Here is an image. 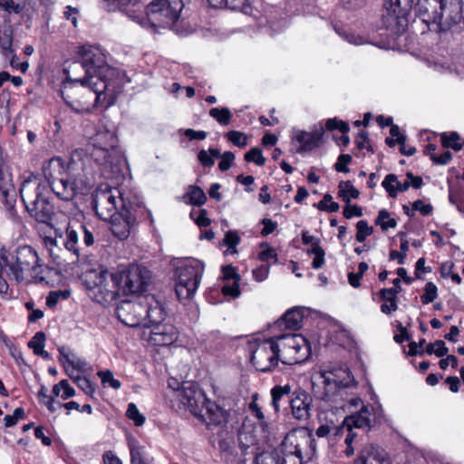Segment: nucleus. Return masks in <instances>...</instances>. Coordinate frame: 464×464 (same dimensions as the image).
Segmentation results:
<instances>
[{"instance_id":"nucleus-1","label":"nucleus","mask_w":464,"mask_h":464,"mask_svg":"<svg viewBox=\"0 0 464 464\" xmlns=\"http://www.w3.org/2000/svg\"><path fill=\"white\" fill-rule=\"evenodd\" d=\"M82 281L93 300L104 306L112 304L121 295H140L145 291L144 270L134 264L115 273L103 267L91 269L83 274Z\"/></svg>"},{"instance_id":"nucleus-2","label":"nucleus","mask_w":464,"mask_h":464,"mask_svg":"<svg viewBox=\"0 0 464 464\" xmlns=\"http://www.w3.org/2000/svg\"><path fill=\"white\" fill-rule=\"evenodd\" d=\"M165 400L175 411L188 410L208 427L221 426L227 422L228 412L208 400L196 382H180L170 377L168 380Z\"/></svg>"},{"instance_id":"nucleus-3","label":"nucleus","mask_w":464,"mask_h":464,"mask_svg":"<svg viewBox=\"0 0 464 464\" xmlns=\"http://www.w3.org/2000/svg\"><path fill=\"white\" fill-rule=\"evenodd\" d=\"M66 78L61 91L64 103L78 114L90 113L93 109L102 107L108 109L115 104L122 91L109 89L106 84H100L93 79L75 78L69 75L64 69Z\"/></svg>"},{"instance_id":"nucleus-4","label":"nucleus","mask_w":464,"mask_h":464,"mask_svg":"<svg viewBox=\"0 0 464 464\" xmlns=\"http://www.w3.org/2000/svg\"><path fill=\"white\" fill-rule=\"evenodd\" d=\"M316 441L307 430H292L280 446L255 457L253 464H305L316 456Z\"/></svg>"},{"instance_id":"nucleus-5","label":"nucleus","mask_w":464,"mask_h":464,"mask_svg":"<svg viewBox=\"0 0 464 464\" xmlns=\"http://www.w3.org/2000/svg\"><path fill=\"white\" fill-rule=\"evenodd\" d=\"M153 284L152 275L147 270V328L150 329L147 342L154 346H169L177 340L178 331L173 324L165 323L168 314L162 293L164 284H158L157 294L150 293Z\"/></svg>"},{"instance_id":"nucleus-6","label":"nucleus","mask_w":464,"mask_h":464,"mask_svg":"<svg viewBox=\"0 0 464 464\" xmlns=\"http://www.w3.org/2000/svg\"><path fill=\"white\" fill-rule=\"evenodd\" d=\"M463 0H417L416 14L427 24H436L439 32L464 31Z\"/></svg>"},{"instance_id":"nucleus-7","label":"nucleus","mask_w":464,"mask_h":464,"mask_svg":"<svg viewBox=\"0 0 464 464\" xmlns=\"http://www.w3.org/2000/svg\"><path fill=\"white\" fill-rule=\"evenodd\" d=\"M80 61L73 62L69 69L82 68L85 72V79H93L100 84H106L113 92L123 90L124 77L122 72L108 64L103 52L96 46H82L80 51Z\"/></svg>"},{"instance_id":"nucleus-8","label":"nucleus","mask_w":464,"mask_h":464,"mask_svg":"<svg viewBox=\"0 0 464 464\" xmlns=\"http://www.w3.org/2000/svg\"><path fill=\"white\" fill-rule=\"evenodd\" d=\"M0 261L6 268L9 277L17 283L24 281L29 276L38 275L43 266L37 251L29 245L2 247Z\"/></svg>"},{"instance_id":"nucleus-9","label":"nucleus","mask_w":464,"mask_h":464,"mask_svg":"<svg viewBox=\"0 0 464 464\" xmlns=\"http://www.w3.org/2000/svg\"><path fill=\"white\" fill-rule=\"evenodd\" d=\"M20 196L27 212L37 222L49 225L54 216L53 205L49 201V188L36 177L24 179L20 188Z\"/></svg>"},{"instance_id":"nucleus-10","label":"nucleus","mask_w":464,"mask_h":464,"mask_svg":"<svg viewBox=\"0 0 464 464\" xmlns=\"http://www.w3.org/2000/svg\"><path fill=\"white\" fill-rule=\"evenodd\" d=\"M175 293L180 303L190 301L204 274V264L197 259L179 260L174 263Z\"/></svg>"},{"instance_id":"nucleus-11","label":"nucleus","mask_w":464,"mask_h":464,"mask_svg":"<svg viewBox=\"0 0 464 464\" xmlns=\"http://www.w3.org/2000/svg\"><path fill=\"white\" fill-rule=\"evenodd\" d=\"M324 392L316 395L324 401L337 402L338 397H343L345 389L354 383V378L351 371L344 366L335 367L330 371L321 372Z\"/></svg>"},{"instance_id":"nucleus-12","label":"nucleus","mask_w":464,"mask_h":464,"mask_svg":"<svg viewBox=\"0 0 464 464\" xmlns=\"http://www.w3.org/2000/svg\"><path fill=\"white\" fill-rule=\"evenodd\" d=\"M183 7L182 0H153L147 5V25L165 27L179 20Z\"/></svg>"},{"instance_id":"nucleus-13","label":"nucleus","mask_w":464,"mask_h":464,"mask_svg":"<svg viewBox=\"0 0 464 464\" xmlns=\"http://www.w3.org/2000/svg\"><path fill=\"white\" fill-rule=\"evenodd\" d=\"M122 204L125 205V202L120 190L108 185L98 188L92 196V208L102 220H107L120 212L119 206L121 208Z\"/></svg>"},{"instance_id":"nucleus-14","label":"nucleus","mask_w":464,"mask_h":464,"mask_svg":"<svg viewBox=\"0 0 464 464\" xmlns=\"http://www.w3.org/2000/svg\"><path fill=\"white\" fill-rule=\"evenodd\" d=\"M142 216L143 209L140 207H135L134 203L130 202L128 208L122 204L121 211L107 220L111 223V233L120 240H125L130 234L137 231L139 219Z\"/></svg>"},{"instance_id":"nucleus-15","label":"nucleus","mask_w":464,"mask_h":464,"mask_svg":"<svg viewBox=\"0 0 464 464\" xmlns=\"http://www.w3.org/2000/svg\"><path fill=\"white\" fill-rule=\"evenodd\" d=\"M413 0H385L382 22L385 28L394 34L405 31L408 25V15Z\"/></svg>"},{"instance_id":"nucleus-16","label":"nucleus","mask_w":464,"mask_h":464,"mask_svg":"<svg viewBox=\"0 0 464 464\" xmlns=\"http://www.w3.org/2000/svg\"><path fill=\"white\" fill-rule=\"evenodd\" d=\"M79 237L80 231L79 229H74L72 227L69 226L65 230L64 237L61 235L59 237L53 238L51 237H46L44 238V244L46 248L49 251V254L53 259V261L58 265L62 264V256L61 252L62 248L59 247V243L64 246V249L73 256H75L78 260L82 248L79 245Z\"/></svg>"},{"instance_id":"nucleus-17","label":"nucleus","mask_w":464,"mask_h":464,"mask_svg":"<svg viewBox=\"0 0 464 464\" xmlns=\"http://www.w3.org/2000/svg\"><path fill=\"white\" fill-rule=\"evenodd\" d=\"M279 358L280 345L274 338H269L257 343L252 352L251 362L257 371L267 372L277 365Z\"/></svg>"},{"instance_id":"nucleus-18","label":"nucleus","mask_w":464,"mask_h":464,"mask_svg":"<svg viewBox=\"0 0 464 464\" xmlns=\"http://www.w3.org/2000/svg\"><path fill=\"white\" fill-rule=\"evenodd\" d=\"M102 5L108 12L120 10L137 24H144L145 4L142 0H102Z\"/></svg>"},{"instance_id":"nucleus-19","label":"nucleus","mask_w":464,"mask_h":464,"mask_svg":"<svg viewBox=\"0 0 464 464\" xmlns=\"http://www.w3.org/2000/svg\"><path fill=\"white\" fill-rule=\"evenodd\" d=\"M92 157L98 161L105 169L110 168L111 169V178L119 179L122 176V166L124 160L114 150L113 145L109 148L93 145V150L91 152ZM110 178V176H108Z\"/></svg>"},{"instance_id":"nucleus-20","label":"nucleus","mask_w":464,"mask_h":464,"mask_svg":"<svg viewBox=\"0 0 464 464\" xmlns=\"http://www.w3.org/2000/svg\"><path fill=\"white\" fill-rule=\"evenodd\" d=\"M288 405L291 409L292 416L300 421H307L311 417L313 408V398L304 390L301 388L295 389L290 399Z\"/></svg>"},{"instance_id":"nucleus-21","label":"nucleus","mask_w":464,"mask_h":464,"mask_svg":"<svg viewBox=\"0 0 464 464\" xmlns=\"http://www.w3.org/2000/svg\"><path fill=\"white\" fill-rule=\"evenodd\" d=\"M371 410L368 406H362L359 412L346 416L342 423L343 430L346 429L350 432L355 428L364 432L369 431L374 424V417Z\"/></svg>"},{"instance_id":"nucleus-22","label":"nucleus","mask_w":464,"mask_h":464,"mask_svg":"<svg viewBox=\"0 0 464 464\" xmlns=\"http://www.w3.org/2000/svg\"><path fill=\"white\" fill-rule=\"evenodd\" d=\"M324 132L323 127L311 132L300 130H295L292 140L293 141L300 143V147L295 150V152L302 154L319 147Z\"/></svg>"},{"instance_id":"nucleus-23","label":"nucleus","mask_w":464,"mask_h":464,"mask_svg":"<svg viewBox=\"0 0 464 464\" xmlns=\"http://www.w3.org/2000/svg\"><path fill=\"white\" fill-rule=\"evenodd\" d=\"M47 187L49 191L52 190L58 198L63 201L72 200L78 194L76 181L72 179L70 171Z\"/></svg>"},{"instance_id":"nucleus-24","label":"nucleus","mask_w":464,"mask_h":464,"mask_svg":"<svg viewBox=\"0 0 464 464\" xmlns=\"http://www.w3.org/2000/svg\"><path fill=\"white\" fill-rule=\"evenodd\" d=\"M43 174L48 182V186L65 175L69 171L66 162L60 157H53L44 162L42 168Z\"/></svg>"},{"instance_id":"nucleus-25","label":"nucleus","mask_w":464,"mask_h":464,"mask_svg":"<svg viewBox=\"0 0 464 464\" xmlns=\"http://www.w3.org/2000/svg\"><path fill=\"white\" fill-rule=\"evenodd\" d=\"M304 316L303 308L293 307L287 310L276 322H275V327L290 331H297L302 327Z\"/></svg>"},{"instance_id":"nucleus-26","label":"nucleus","mask_w":464,"mask_h":464,"mask_svg":"<svg viewBox=\"0 0 464 464\" xmlns=\"http://www.w3.org/2000/svg\"><path fill=\"white\" fill-rule=\"evenodd\" d=\"M293 392L290 384L276 385L271 389V405L276 412L280 411L283 403L288 404Z\"/></svg>"},{"instance_id":"nucleus-27","label":"nucleus","mask_w":464,"mask_h":464,"mask_svg":"<svg viewBox=\"0 0 464 464\" xmlns=\"http://www.w3.org/2000/svg\"><path fill=\"white\" fill-rule=\"evenodd\" d=\"M218 449L221 458L231 463H236L238 460L237 452L235 446L234 438L228 434L218 441Z\"/></svg>"},{"instance_id":"nucleus-28","label":"nucleus","mask_w":464,"mask_h":464,"mask_svg":"<svg viewBox=\"0 0 464 464\" xmlns=\"http://www.w3.org/2000/svg\"><path fill=\"white\" fill-rule=\"evenodd\" d=\"M379 295L383 304L381 305V311L384 314H391L398 310V295L396 289L382 288Z\"/></svg>"},{"instance_id":"nucleus-29","label":"nucleus","mask_w":464,"mask_h":464,"mask_svg":"<svg viewBox=\"0 0 464 464\" xmlns=\"http://www.w3.org/2000/svg\"><path fill=\"white\" fill-rule=\"evenodd\" d=\"M14 29L10 23H5L0 25V48L5 57H9V53H14Z\"/></svg>"},{"instance_id":"nucleus-30","label":"nucleus","mask_w":464,"mask_h":464,"mask_svg":"<svg viewBox=\"0 0 464 464\" xmlns=\"http://www.w3.org/2000/svg\"><path fill=\"white\" fill-rule=\"evenodd\" d=\"M275 341L280 345V352L285 353L290 357L293 355V350L295 347L299 348V341L304 343V339L301 335L297 334H282L279 336L273 337Z\"/></svg>"},{"instance_id":"nucleus-31","label":"nucleus","mask_w":464,"mask_h":464,"mask_svg":"<svg viewBox=\"0 0 464 464\" xmlns=\"http://www.w3.org/2000/svg\"><path fill=\"white\" fill-rule=\"evenodd\" d=\"M308 430V429H306ZM309 431L312 433L314 438L317 437L320 440L326 439L328 441H330L333 438H336L339 436H342L343 434V426L342 425H335L334 423L331 424H322L320 425L314 434L310 430ZM316 440V439H314ZM317 441V440H315ZM317 446H319V443L316 442ZM318 447H316L317 449Z\"/></svg>"},{"instance_id":"nucleus-32","label":"nucleus","mask_w":464,"mask_h":464,"mask_svg":"<svg viewBox=\"0 0 464 464\" xmlns=\"http://www.w3.org/2000/svg\"><path fill=\"white\" fill-rule=\"evenodd\" d=\"M184 198H188V200H186L188 204L198 207L204 205L207 201V197L203 189L194 185L188 187L187 193L184 195Z\"/></svg>"},{"instance_id":"nucleus-33","label":"nucleus","mask_w":464,"mask_h":464,"mask_svg":"<svg viewBox=\"0 0 464 464\" xmlns=\"http://www.w3.org/2000/svg\"><path fill=\"white\" fill-rule=\"evenodd\" d=\"M128 445L130 452V463L145 464L144 450L138 440L133 438L129 439Z\"/></svg>"},{"instance_id":"nucleus-34","label":"nucleus","mask_w":464,"mask_h":464,"mask_svg":"<svg viewBox=\"0 0 464 464\" xmlns=\"http://www.w3.org/2000/svg\"><path fill=\"white\" fill-rule=\"evenodd\" d=\"M339 188V197L343 198V200L346 203H350L351 198H357L360 195V192L357 188H355L352 182L341 181L338 185Z\"/></svg>"},{"instance_id":"nucleus-35","label":"nucleus","mask_w":464,"mask_h":464,"mask_svg":"<svg viewBox=\"0 0 464 464\" xmlns=\"http://www.w3.org/2000/svg\"><path fill=\"white\" fill-rule=\"evenodd\" d=\"M209 116L223 126L229 125L232 118L231 111L227 107L212 108L209 111Z\"/></svg>"},{"instance_id":"nucleus-36","label":"nucleus","mask_w":464,"mask_h":464,"mask_svg":"<svg viewBox=\"0 0 464 464\" xmlns=\"http://www.w3.org/2000/svg\"><path fill=\"white\" fill-rule=\"evenodd\" d=\"M221 152L218 149L210 148L208 150H201L198 154L199 163L205 168H210L215 163V158H219Z\"/></svg>"},{"instance_id":"nucleus-37","label":"nucleus","mask_w":464,"mask_h":464,"mask_svg":"<svg viewBox=\"0 0 464 464\" xmlns=\"http://www.w3.org/2000/svg\"><path fill=\"white\" fill-rule=\"evenodd\" d=\"M310 346L306 343V341L304 340V343H299V348H294L293 355H290L291 362H289L288 363L294 364L304 362L310 356Z\"/></svg>"},{"instance_id":"nucleus-38","label":"nucleus","mask_w":464,"mask_h":464,"mask_svg":"<svg viewBox=\"0 0 464 464\" xmlns=\"http://www.w3.org/2000/svg\"><path fill=\"white\" fill-rule=\"evenodd\" d=\"M237 437L239 447L241 448L243 454H246V450L256 443V438L253 432L247 431L245 429L238 431Z\"/></svg>"},{"instance_id":"nucleus-39","label":"nucleus","mask_w":464,"mask_h":464,"mask_svg":"<svg viewBox=\"0 0 464 464\" xmlns=\"http://www.w3.org/2000/svg\"><path fill=\"white\" fill-rule=\"evenodd\" d=\"M391 214L387 209H381L375 219V224L380 226L382 230L386 231L389 228H394L397 227V221L394 218H390Z\"/></svg>"},{"instance_id":"nucleus-40","label":"nucleus","mask_w":464,"mask_h":464,"mask_svg":"<svg viewBox=\"0 0 464 464\" xmlns=\"http://www.w3.org/2000/svg\"><path fill=\"white\" fill-rule=\"evenodd\" d=\"M460 137L456 131H452L450 134H441V145L446 149H452L459 151L462 148V144L459 142Z\"/></svg>"},{"instance_id":"nucleus-41","label":"nucleus","mask_w":464,"mask_h":464,"mask_svg":"<svg viewBox=\"0 0 464 464\" xmlns=\"http://www.w3.org/2000/svg\"><path fill=\"white\" fill-rule=\"evenodd\" d=\"M66 372L73 382L87 395H92L94 393L95 388L88 378L81 375L74 376L72 372H69L67 369Z\"/></svg>"},{"instance_id":"nucleus-42","label":"nucleus","mask_w":464,"mask_h":464,"mask_svg":"<svg viewBox=\"0 0 464 464\" xmlns=\"http://www.w3.org/2000/svg\"><path fill=\"white\" fill-rule=\"evenodd\" d=\"M241 238L238 233L235 230H228L226 232L223 243L227 246V251L230 254L237 253V246L240 243Z\"/></svg>"},{"instance_id":"nucleus-43","label":"nucleus","mask_w":464,"mask_h":464,"mask_svg":"<svg viewBox=\"0 0 464 464\" xmlns=\"http://www.w3.org/2000/svg\"><path fill=\"white\" fill-rule=\"evenodd\" d=\"M425 353L429 355L435 354L438 357H443L448 354L449 349L442 340H437L427 345Z\"/></svg>"},{"instance_id":"nucleus-44","label":"nucleus","mask_w":464,"mask_h":464,"mask_svg":"<svg viewBox=\"0 0 464 464\" xmlns=\"http://www.w3.org/2000/svg\"><path fill=\"white\" fill-rule=\"evenodd\" d=\"M354 464H391V462L388 459L362 450L360 457L354 460Z\"/></svg>"},{"instance_id":"nucleus-45","label":"nucleus","mask_w":464,"mask_h":464,"mask_svg":"<svg viewBox=\"0 0 464 464\" xmlns=\"http://www.w3.org/2000/svg\"><path fill=\"white\" fill-rule=\"evenodd\" d=\"M70 295V290L51 291L46 297V305L49 308H54L61 299L65 300L69 298Z\"/></svg>"},{"instance_id":"nucleus-46","label":"nucleus","mask_w":464,"mask_h":464,"mask_svg":"<svg viewBox=\"0 0 464 464\" xmlns=\"http://www.w3.org/2000/svg\"><path fill=\"white\" fill-rule=\"evenodd\" d=\"M226 137L228 141L237 147L244 148L247 145L248 137L244 132L238 130H229L227 132Z\"/></svg>"},{"instance_id":"nucleus-47","label":"nucleus","mask_w":464,"mask_h":464,"mask_svg":"<svg viewBox=\"0 0 464 464\" xmlns=\"http://www.w3.org/2000/svg\"><path fill=\"white\" fill-rule=\"evenodd\" d=\"M244 160L246 162H254L257 166H264L266 163V158L263 156L262 150L258 147L252 148L247 151Z\"/></svg>"},{"instance_id":"nucleus-48","label":"nucleus","mask_w":464,"mask_h":464,"mask_svg":"<svg viewBox=\"0 0 464 464\" xmlns=\"http://www.w3.org/2000/svg\"><path fill=\"white\" fill-rule=\"evenodd\" d=\"M356 240L360 243L364 242L367 237L373 233V227H370L366 220L358 221L356 224Z\"/></svg>"},{"instance_id":"nucleus-49","label":"nucleus","mask_w":464,"mask_h":464,"mask_svg":"<svg viewBox=\"0 0 464 464\" xmlns=\"http://www.w3.org/2000/svg\"><path fill=\"white\" fill-rule=\"evenodd\" d=\"M257 394L252 395V401L249 403V410L253 416H255L259 421L261 426L265 429L267 427V422L266 421L265 415L261 410V407L257 403Z\"/></svg>"},{"instance_id":"nucleus-50","label":"nucleus","mask_w":464,"mask_h":464,"mask_svg":"<svg viewBox=\"0 0 464 464\" xmlns=\"http://www.w3.org/2000/svg\"><path fill=\"white\" fill-rule=\"evenodd\" d=\"M97 375L101 378L103 385H109L114 390H118L121 386V382L117 379H114L113 373L110 370L99 371Z\"/></svg>"},{"instance_id":"nucleus-51","label":"nucleus","mask_w":464,"mask_h":464,"mask_svg":"<svg viewBox=\"0 0 464 464\" xmlns=\"http://www.w3.org/2000/svg\"><path fill=\"white\" fill-rule=\"evenodd\" d=\"M438 297V288L432 282H428L424 287V294L420 296L424 304L432 303Z\"/></svg>"},{"instance_id":"nucleus-52","label":"nucleus","mask_w":464,"mask_h":464,"mask_svg":"<svg viewBox=\"0 0 464 464\" xmlns=\"http://www.w3.org/2000/svg\"><path fill=\"white\" fill-rule=\"evenodd\" d=\"M126 416L130 420H132L136 426L143 425L144 420H145V418L143 417L142 414L140 413L137 406L133 402L129 403L128 409L126 411Z\"/></svg>"},{"instance_id":"nucleus-53","label":"nucleus","mask_w":464,"mask_h":464,"mask_svg":"<svg viewBox=\"0 0 464 464\" xmlns=\"http://www.w3.org/2000/svg\"><path fill=\"white\" fill-rule=\"evenodd\" d=\"M227 7L234 11H240L247 14L250 10L247 0H224V4Z\"/></svg>"},{"instance_id":"nucleus-54","label":"nucleus","mask_w":464,"mask_h":464,"mask_svg":"<svg viewBox=\"0 0 464 464\" xmlns=\"http://www.w3.org/2000/svg\"><path fill=\"white\" fill-rule=\"evenodd\" d=\"M190 218L198 227H207L211 224V220L208 218V212L206 209H200L198 212L191 211Z\"/></svg>"},{"instance_id":"nucleus-55","label":"nucleus","mask_w":464,"mask_h":464,"mask_svg":"<svg viewBox=\"0 0 464 464\" xmlns=\"http://www.w3.org/2000/svg\"><path fill=\"white\" fill-rule=\"evenodd\" d=\"M46 335L44 332H37L34 337L29 341L28 347L33 349L34 353L44 348Z\"/></svg>"},{"instance_id":"nucleus-56","label":"nucleus","mask_w":464,"mask_h":464,"mask_svg":"<svg viewBox=\"0 0 464 464\" xmlns=\"http://www.w3.org/2000/svg\"><path fill=\"white\" fill-rule=\"evenodd\" d=\"M325 128L328 130H338L342 132V134H345L350 130L348 123L343 121H339L336 118L328 119L325 123Z\"/></svg>"},{"instance_id":"nucleus-57","label":"nucleus","mask_w":464,"mask_h":464,"mask_svg":"<svg viewBox=\"0 0 464 464\" xmlns=\"http://www.w3.org/2000/svg\"><path fill=\"white\" fill-rule=\"evenodd\" d=\"M25 411L23 407L15 408L12 415H5L4 418L5 425L7 428L14 426L19 420L24 417Z\"/></svg>"},{"instance_id":"nucleus-58","label":"nucleus","mask_w":464,"mask_h":464,"mask_svg":"<svg viewBox=\"0 0 464 464\" xmlns=\"http://www.w3.org/2000/svg\"><path fill=\"white\" fill-rule=\"evenodd\" d=\"M352 161V156L349 154H341L337 162L334 164V169L338 172L348 173L350 169L348 168V164Z\"/></svg>"},{"instance_id":"nucleus-59","label":"nucleus","mask_w":464,"mask_h":464,"mask_svg":"<svg viewBox=\"0 0 464 464\" xmlns=\"http://www.w3.org/2000/svg\"><path fill=\"white\" fill-rule=\"evenodd\" d=\"M395 181H397V176L395 174H388L382 183V187L391 198H396V189L393 185Z\"/></svg>"},{"instance_id":"nucleus-60","label":"nucleus","mask_w":464,"mask_h":464,"mask_svg":"<svg viewBox=\"0 0 464 464\" xmlns=\"http://www.w3.org/2000/svg\"><path fill=\"white\" fill-rule=\"evenodd\" d=\"M219 158H221V160L218 163V169L221 171H227L232 167L235 155L231 151H225Z\"/></svg>"},{"instance_id":"nucleus-61","label":"nucleus","mask_w":464,"mask_h":464,"mask_svg":"<svg viewBox=\"0 0 464 464\" xmlns=\"http://www.w3.org/2000/svg\"><path fill=\"white\" fill-rule=\"evenodd\" d=\"M355 143L358 147V149H366L368 151H371L373 153V149L371 145H369V135L367 131L362 130L358 133Z\"/></svg>"},{"instance_id":"nucleus-62","label":"nucleus","mask_w":464,"mask_h":464,"mask_svg":"<svg viewBox=\"0 0 464 464\" xmlns=\"http://www.w3.org/2000/svg\"><path fill=\"white\" fill-rule=\"evenodd\" d=\"M412 208L419 211L422 216H429L433 211V207L430 204H425L423 200L417 199L412 203Z\"/></svg>"},{"instance_id":"nucleus-63","label":"nucleus","mask_w":464,"mask_h":464,"mask_svg":"<svg viewBox=\"0 0 464 464\" xmlns=\"http://www.w3.org/2000/svg\"><path fill=\"white\" fill-rule=\"evenodd\" d=\"M223 295H229L234 298L239 296L240 290H239V281H233L231 285L226 284L222 286L221 289Z\"/></svg>"},{"instance_id":"nucleus-64","label":"nucleus","mask_w":464,"mask_h":464,"mask_svg":"<svg viewBox=\"0 0 464 464\" xmlns=\"http://www.w3.org/2000/svg\"><path fill=\"white\" fill-rule=\"evenodd\" d=\"M80 235L82 236V242L86 246H91L94 244V236L85 225L79 226Z\"/></svg>"}]
</instances>
